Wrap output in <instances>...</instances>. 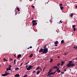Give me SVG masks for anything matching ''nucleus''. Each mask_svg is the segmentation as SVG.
I'll list each match as a JSON object with an SVG mask.
<instances>
[{
    "label": "nucleus",
    "mask_w": 77,
    "mask_h": 77,
    "mask_svg": "<svg viewBox=\"0 0 77 77\" xmlns=\"http://www.w3.org/2000/svg\"><path fill=\"white\" fill-rule=\"evenodd\" d=\"M68 62H69L66 65V66H67V68H69V67H73L74 66H75V64H72V60L69 61Z\"/></svg>",
    "instance_id": "nucleus-1"
},
{
    "label": "nucleus",
    "mask_w": 77,
    "mask_h": 77,
    "mask_svg": "<svg viewBox=\"0 0 77 77\" xmlns=\"http://www.w3.org/2000/svg\"><path fill=\"white\" fill-rule=\"evenodd\" d=\"M48 52V48H44L43 52V54H46Z\"/></svg>",
    "instance_id": "nucleus-2"
},
{
    "label": "nucleus",
    "mask_w": 77,
    "mask_h": 77,
    "mask_svg": "<svg viewBox=\"0 0 77 77\" xmlns=\"http://www.w3.org/2000/svg\"><path fill=\"white\" fill-rule=\"evenodd\" d=\"M33 67V66H29V67L27 68L26 69L28 71H29L31 68H32Z\"/></svg>",
    "instance_id": "nucleus-3"
},
{
    "label": "nucleus",
    "mask_w": 77,
    "mask_h": 77,
    "mask_svg": "<svg viewBox=\"0 0 77 77\" xmlns=\"http://www.w3.org/2000/svg\"><path fill=\"white\" fill-rule=\"evenodd\" d=\"M9 73H5L4 74L2 75V76H3V77H5V76H6V75H9Z\"/></svg>",
    "instance_id": "nucleus-4"
},
{
    "label": "nucleus",
    "mask_w": 77,
    "mask_h": 77,
    "mask_svg": "<svg viewBox=\"0 0 77 77\" xmlns=\"http://www.w3.org/2000/svg\"><path fill=\"white\" fill-rule=\"evenodd\" d=\"M47 47H48V45H46L44 46H43V48H47Z\"/></svg>",
    "instance_id": "nucleus-5"
},
{
    "label": "nucleus",
    "mask_w": 77,
    "mask_h": 77,
    "mask_svg": "<svg viewBox=\"0 0 77 77\" xmlns=\"http://www.w3.org/2000/svg\"><path fill=\"white\" fill-rule=\"evenodd\" d=\"M43 49H44L42 48L40 49V50L39 51V52L41 53L42 52V53H43Z\"/></svg>",
    "instance_id": "nucleus-6"
},
{
    "label": "nucleus",
    "mask_w": 77,
    "mask_h": 77,
    "mask_svg": "<svg viewBox=\"0 0 77 77\" xmlns=\"http://www.w3.org/2000/svg\"><path fill=\"white\" fill-rule=\"evenodd\" d=\"M48 75H47V76H50V75H52L51 72L49 73V72H48Z\"/></svg>",
    "instance_id": "nucleus-7"
},
{
    "label": "nucleus",
    "mask_w": 77,
    "mask_h": 77,
    "mask_svg": "<svg viewBox=\"0 0 77 77\" xmlns=\"http://www.w3.org/2000/svg\"><path fill=\"white\" fill-rule=\"evenodd\" d=\"M11 68H9V67L7 68L6 69V71H11Z\"/></svg>",
    "instance_id": "nucleus-8"
},
{
    "label": "nucleus",
    "mask_w": 77,
    "mask_h": 77,
    "mask_svg": "<svg viewBox=\"0 0 77 77\" xmlns=\"http://www.w3.org/2000/svg\"><path fill=\"white\" fill-rule=\"evenodd\" d=\"M21 57V54H19L18 56L17 59H19L20 57Z\"/></svg>",
    "instance_id": "nucleus-9"
},
{
    "label": "nucleus",
    "mask_w": 77,
    "mask_h": 77,
    "mask_svg": "<svg viewBox=\"0 0 77 77\" xmlns=\"http://www.w3.org/2000/svg\"><path fill=\"white\" fill-rule=\"evenodd\" d=\"M61 64H60V66H62V65H63L64 63H65V62H64V61L62 62H61Z\"/></svg>",
    "instance_id": "nucleus-10"
},
{
    "label": "nucleus",
    "mask_w": 77,
    "mask_h": 77,
    "mask_svg": "<svg viewBox=\"0 0 77 77\" xmlns=\"http://www.w3.org/2000/svg\"><path fill=\"white\" fill-rule=\"evenodd\" d=\"M37 22H35V23H32V26H35V25H36L37 24Z\"/></svg>",
    "instance_id": "nucleus-11"
},
{
    "label": "nucleus",
    "mask_w": 77,
    "mask_h": 77,
    "mask_svg": "<svg viewBox=\"0 0 77 77\" xmlns=\"http://www.w3.org/2000/svg\"><path fill=\"white\" fill-rule=\"evenodd\" d=\"M53 69H57V66H55L52 67Z\"/></svg>",
    "instance_id": "nucleus-12"
},
{
    "label": "nucleus",
    "mask_w": 77,
    "mask_h": 77,
    "mask_svg": "<svg viewBox=\"0 0 77 77\" xmlns=\"http://www.w3.org/2000/svg\"><path fill=\"white\" fill-rule=\"evenodd\" d=\"M58 44H59V42H58V41H56L54 42L55 44H56V45Z\"/></svg>",
    "instance_id": "nucleus-13"
},
{
    "label": "nucleus",
    "mask_w": 77,
    "mask_h": 77,
    "mask_svg": "<svg viewBox=\"0 0 77 77\" xmlns=\"http://www.w3.org/2000/svg\"><path fill=\"white\" fill-rule=\"evenodd\" d=\"M15 77H20V75L19 74H16L14 75Z\"/></svg>",
    "instance_id": "nucleus-14"
},
{
    "label": "nucleus",
    "mask_w": 77,
    "mask_h": 77,
    "mask_svg": "<svg viewBox=\"0 0 77 77\" xmlns=\"http://www.w3.org/2000/svg\"><path fill=\"white\" fill-rule=\"evenodd\" d=\"M36 20H33L32 21V22L33 23H36L35 22H36Z\"/></svg>",
    "instance_id": "nucleus-15"
},
{
    "label": "nucleus",
    "mask_w": 77,
    "mask_h": 77,
    "mask_svg": "<svg viewBox=\"0 0 77 77\" xmlns=\"http://www.w3.org/2000/svg\"><path fill=\"white\" fill-rule=\"evenodd\" d=\"M33 54H31V55L29 56V57H33Z\"/></svg>",
    "instance_id": "nucleus-16"
},
{
    "label": "nucleus",
    "mask_w": 77,
    "mask_h": 77,
    "mask_svg": "<svg viewBox=\"0 0 77 77\" xmlns=\"http://www.w3.org/2000/svg\"><path fill=\"white\" fill-rule=\"evenodd\" d=\"M76 26V25H72V28H75V27Z\"/></svg>",
    "instance_id": "nucleus-17"
},
{
    "label": "nucleus",
    "mask_w": 77,
    "mask_h": 77,
    "mask_svg": "<svg viewBox=\"0 0 77 77\" xmlns=\"http://www.w3.org/2000/svg\"><path fill=\"white\" fill-rule=\"evenodd\" d=\"M60 8L61 10H62V9H63V7H62V6H60Z\"/></svg>",
    "instance_id": "nucleus-18"
},
{
    "label": "nucleus",
    "mask_w": 77,
    "mask_h": 77,
    "mask_svg": "<svg viewBox=\"0 0 77 77\" xmlns=\"http://www.w3.org/2000/svg\"><path fill=\"white\" fill-rule=\"evenodd\" d=\"M29 63V62H28L27 63H25L24 65H27V64H28V63Z\"/></svg>",
    "instance_id": "nucleus-19"
},
{
    "label": "nucleus",
    "mask_w": 77,
    "mask_h": 77,
    "mask_svg": "<svg viewBox=\"0 0 77 77\" xmlns=\"http://www.w3.org/2000/svg\"><path fill=\"white\" fill-rule=\"evenodd\" d=\"M61 43L62 44H63V43H64V40H62L61 41Z\"/></svg>",
    "instance_id": "nucleus-20"
},
{
    "label": "nucleus",
    "mask_w": 77,
    "mask_h": 77,
    "mask_svg": "<svg viewBox=\"0 0 77 77\" xmlns=\"http://www.w3.org/2000/svg\"><path fill=\"white\" fill-rule=\"evenodd\" d=\"M51 71H52V69H50L49 71L48 72H49V73H50L51 72Z\"/></svg>",
    "instance_id": "nucleus-21"
},
{
    "label": "nucleus",
    "mask_w": 77,
    "mask_h": 77,
    "mask_svg": "<svg viewBox=\"0 0 77 77\" xmlns=\"http://www.w3.org/2000/svg\"><path fill=\"white\" fill-rule=\"evenodd\" d=\"M57 71L58 73H59V72H60V70H57Z\"/></svg>",
    "instance_id": "nucleus-22"
},
{
    "label": "nucleus",
    "mask_w": 77,
    "mask_h": 77,
    "mask_svg": "<svg viewBox=\"0 0 77 77\" xmlns=\"http://www.w3.org/2000/svg\"><path fill=\"white\" fill-rule=\"evenodd\" d=\"M73 15H74V14H71L70 15L71 17H72Z\"/></svg>",
    "instance_id": "nucleus-23"
},
{
    "label": "nucleus",
    "mask_w": 77,
    "mask_h": 77,
    "mask_svg": "<svg viewBox=\"0 0 77 77\" xmlns=\"http://www.w3.org/2000/svg\"><path fill=\"white\" fill-rule=\"evenodd\" d=\"M73 31H74V32H75V30H76V29H75V28H73Z\"/></svg>",
    "instance_id": "nucleus-24"
},
{
    "label": "nucleus",
    "mask_w": 77,
    "mask_h": 77,
    "mask_svg": "<svg viewBox=\"0 0 77 77\" xmlns=\"http://www.w3.org/2000/svg\"><path fill=\"white\" fill-rule=\"evenodd\" d=\"M53 59H51L50 60V62H53Z\"/></svg>",
    "instance_id": "nucleus-25"
},
{
    "label": "nucleus",
    "mask_w": 77,
    "mask_h": 77,
    "mask_svg": "<svg viewBox=\"0 0 77 77\" xmlns=\"http://www.w3.org/2000/svg\"><path fill=\"white\" fill-rule=\"evenodd\" d=\"M16 60H14V64H15L16 63Z\"/></svg>",
    "instance_id": "nucleus-26"
},
{
    "label": "nucleus",
    "mask_w": 77,
    "mask_h": 77,
    "mask_svg": "<svg viewBox=\"0 0 77 77\" xmlns=\"http://www.w3.org/2000/svg\"><path fill=\"white\" fill-rule=\"evenodd\" d=\"M23 77H27V75L25 74L24 76Z\"/></svg>",
    "instance_id": "nucleus-27"
},
{
    "label": "nucleus",
    "mask_w": 77,
    "mask_h": 77,
    "mask_svg": "<svg viewBox=\"0 0 77 77\" xmlns=\"http://www.w3.org/2000/svg\"><path fill=\"white\" fill-rule=\"evenodd\" d=\"M60 65V63H58L57 64V66H59V65Z\"/></svg>",
    "instance_id": "nucleus-28"
},
{
    "label": "nucleus",
    "mask_w": 77,
    "mask_h": 77,
    "mask_svg": "<svg viewBox=\"0 0 77 77\" xmlns=\"http://www.w3.org/2000/svg\"><path fill=\"white\" fill-rule=\"evenodd\" d=\"M10 62H11V61H12H12L13 60V59H12V58H10Z\"/></svg>",
    "instance_id": "nucleus-29"
},
{
    "label": "nucleus",
    "mask_w": 77,
    "mask_h": 77,
    "mask_svg": "<svg viewBox=\"0 0 77 77\" xmlns=\"http://www.w3.org/2000/svg\"><path fill=\"white\" fill-rule=\"evenodd\" d=\"M38 69H39V66H38L36 68L35 70H38Z\"/></svg>",
    "instance_id": "nucleus-30"
},
{
    "label": "nucleus",
    "mask_w": 77,
    "mask_h": 77,
    "mask_svg": "<svg viewBox=\"0 0 77 77\" xmlns=\"http://www.w3.org/2000/svg\"><path fill=\"white\" fill-rule=\"evenodd\" d=\"M17 11H20V8H17Z\"/></svg>",
    "instance_id": "nucleus-31"
},
{
    "label": "nucleus",
    "mask_w": 77,
    "mask_h": 77,
    "mask_svg": "<svg viewBox=\"0 0 77 77\" xmlns=\"http://www.w3.org/2000/svg\"><path fill=\"white\" fill-rule=\"evenodd\" d=\"M19 68H18V67H17L16 68V70L17 71V70H19Z\"/></svg>",
    "instance_id": "nucleus-32"
},
{
    "label": "nucleus",
    "mask_w": 77,
    "mask_h": 77,
    "mask_svg": "<svg viewBox=\"0 0 77 77\" xmlns=\"http://www.w3.org/2000/svg\"><path fill=\"white\" fill-rule=\"evenodd\" d=\"M4 61H7V60L5 58H4L3 59Z\"/></svg>",
    "instance_id": "nucleus-33"
},
{
    "label": "nucleus",
    "mask_w": 77,
    "mask_h": 77,
    "mask_svg": "<svg viewBox=\"0 0 77 77\" xmlns=\"http://www.w3.org/2000/svg\"><path fill=\"white\" fill-rule=\"evenodd\" d=\"M32 8H33V9H35V6H33V5H32Z\"/></svg>",
    "instance_id": "nucleus-34"
},
{
    "label": "nucleus",
    "mask_w": 77,
    "mask_h": 77,
    "mask_svg": "<svg viewBox=\"0 0 77 77\" xmlns=\"http://www.w3.org/2000/svg\"><path fill=\"white\" fill-rule=\"evenodd\" d=\"M35 72H36V71L34 70L32 72V73H35Z\"/></svg>",
    "instance_id": "nucleus-35"
},
{
    "label": "nucleus",
    "mask_w": 77,
    "mask_h": 77,
    "mask_svg": "<svg viewBox=\"0 0 77 77\" xmlns=\"http://www.w3.org/2000/svg\"><path fill=\"white\" fill-rule=\"evenodd\" d=\"M51 73H52V75H53V74H55V73H54V72H51Z\"/></svg>",
    "instance_id": "nucleus-36"
},
{
    "label": "nucleus",
    "mask_w": 77,
    "mask_h": 77,
    "mask_svg": "<svg viewBox=\"0 0 77 77\" xmlns=\"http://www.w3.org/2000/svg\"><path fill=\"white\" fill-rule=\"evenodd\" d=\"M40 68V66H39V70H42V69H41V68Z\"/></svg>",
    "instance_id": "nucleus-37"
},
{
    "label": "nucleus",
    "mask_w": 77,
    "mask_h": 77,
    "mask_svg": "<svg viewBox=\"0 0 77 77\" xmlns=\"http://www.w3.org/2000/svg\"><path fill=\"white\" fill-rule=\"evenodd\" d=\"M12 67V66H11V65H9V67L8 68H11V67Z\"/></svg>",
    "instance_id": "nucleus-38"
},
{
    "label": "nucleus",
    "mask_w": 77,
    "mask_h": 77,
    "mask_svg": "<svg viewBox=\"0 0 77 77\" xmlns=\"http://www.w3.org/2000/svg\"><path fill=\"white\" fill-rule=\"evenodd\" d=\"M62 6V4H60V6Z\"/></svg>",
    "instance_id": "nucleus-39"
},
{
    "label": "nucleus",
    "mask_w": 77,
    "mask_h": 77,
    "mask_svg": "<svg viewBox=\"0 0 77 77\" xmlns=\"http://www.w3.org/2000/svg\"><path fill=\"white\" fill-rule=\"evenodd\" d=\"M61 20H60V22H59V23H61V24H62V22H61Z\"/></svg>",
    "instance_id": "nucleus-40"
},
{
    "label": "nucleus",
    "mask_w": 77,
    "mask_h": 77,
    "mask_svg": "<svg viewBox=\"0 0 77 77\" xmlns=\"http://www.w3.org/2000/svg\"><path fill=\"white\" fill-rule=\"evenodd\" d=\"M57 70H59V67L57 68Z\"/></svg>",
    "instance_id": "nucleus-41"
},
{
    "label": "nucleus",
    "mask_w": 77,
    "mask_h": 77,
    "mask_svg": "<svg viewBox=\"0 0 77 77\" xmlns=\"http://www.w3.org/2000/svg\"><path fill=\"white\" fill-rule=\"evenodd\" d=\"M32 48V47L30 46L29 48Z\"/></svg>",
    "instance_id": "nucleus-42"
},
{
    "label": "nucleus",
    "mask_w": 77,
    "mask_h": 77,
    "mask_svg": "<svg viewBox=\"0 0 77 77\" xmlns=\"http://www.w3.org/2000/svg\"><path fill=\"white\" fill-rule=\"evenodd\" d=\"M37 74H39V71H37Z\"/></svg>",
    "instance_id": "nucleus-43"
},
{
    "label": "nucleus",
    "mask_w": 77,
    "mask_h": 77,
    "mask_svg": "<svg viewBox=\"0 0 77 77\" xmlns=\"http://www.w3.org/2000/svg\"><path fill=\"white\" fill-rule=\"evenodd\" d=\"M64 72H61V74H64Z\"/></svg>",
    "instance_id": "nucleus-44"
},
{
    "label": "nucleus",
    "mask_w": 77,
    "mask_h": 77,
    "mask_svg": "<svg viewBox=\"0 0 77 77\" xmlns=\"http://www.w3.org/2000/svg\"><path fill=\"white\" fill-rule=\"evenodd\" d=\"M23 63H22L20 64V66H22V65H23Z\"/></svg>",
    "instance_id": "nucleus-45"
},
{
    "label": "nucleus",
    "mask_w": 77,
    "mask_h": 77,
    "mask_svg": "<svg viewBox=\"0 0 77 77\" xmlns=\"http://www.w3.org/2000/svg\"><path fill=\"white\" fill-rule=\"evenodd\" d=\"M66 54H67V53H64V55H66Z\"/></svg>",
    "instance_id": "nucleus-46"
},
{
    "label": "nucleus",
    "mask_w": 77,
    "mask_h": 77,
    "mask_svg": "<svg viewBox=\"0 0 77 77\" xmlns=\"http://www.w3.org/2000/svg\"><path fill=\"white\" fill-rule=\"evenodd\" d=\"M74 48H77L75 46H74Z\"/></svg>",
    "instance_id": "nucleus-47"
},
{
    "label": "nucleus",
    "mask_w": 77,
    "mask_h": 77,
    "mask_svg": "<svg viewBox=\"0 0 77 77\" xmlns=\"http://www.w3.org/2000/svg\"><path fill=\"white\" fill-rule=\"evenodd\" d=\"M7 72H7V71H5V73H7Z\"/></svg>",
    "instance_id": "nucleus-48"
},
{
    "label": "nucleus",
    "mask_w": 77,
    "mask_h": 77,
    "mask_svg": "<svg viewBox=\"0 0 77 77\" xmlns=\"http://www.w3.org/2000/svg\"><path fill=\"white\" fill-rule=\"evenodd\" d=\"M28 67V66L27 65H26V68H27Z\"/></svg>",
    "instance_id": "nucleus-49"
},
{
    "label": "nucleus",
    "mask_w": 77,
    "mask_h": 77,
    "mask_svg": "<svg viewBox=\"0 0 77 77\" xmlns=\"http://www.w3.org/2000/svg\"><path fill=\"white\" fill-rule=\"evenodd\" d=\"M57 57H58V58H60V57H59V56H58Z\"/></svg>",
    "instance_id": "nucleus-50"
},
{
    "label": "nucleus",
    "mask_w": 77,
    "mask_h": 77,
    "mask_svg": "<svg viewBox=\"0 0 77 77\" xmlns=\"http://www.w3.org/2000/svg\"><path fill=\"white\" fill-rule=\"evenodd\" d=\"M17 12H16V13H15V15H17Z\"/></svg>",
    "instance_id": "nucleus-51"
},
{
    "label": "nucleus",
    "mask_w": 77,
    "mask_h": 77,
    "mask_svg": "<svg viewBox=\"0 0 77 77\" xmlns=\"http://www.w3.org/2000/svg\"><path fill=\"white\" fill-rule=\"evenodd\" d=\"M45 70V68H44L43 69V71H44Z\"/></svg>",
    "instance_id": "nucleus-52"
},
{
    "label": "nucleus",
    "mask_w": 77,
    "mask_h": 77,
    "mask_svg": "<svg viewBox=\"0 0 77 77\" xmlns=\"http://www.w3.org/2000/svg\"><path fill=\"white\" fill-rule=\"evenodd\" d=\"M14 56L15 57H16V54L14 55Z\"/></svg>",
    "instance_id": "nucleus-53"
},
{
    "label": "nucleus",
    "mask_w": 77,
    "mask_h": 77,
    "mask_svg": "<svg viewBox=\"0 0 77 77\" xmlns=\"http://www.w3.org/2000/svg\"><path fill=\"white\" fill-rule=\"evenodd\" d=\"M75 60H77V57H76Z\"/></svg>",
    "instance_id": "nucleus-54"
},
{
    "label": "nucleus",
    "mask_w": 77,
    "mask_h": 77,
    "mask_svg": "<svg viewBox=\"0 0 77 77\" xmlns=\"http://www.w3.org/2000/svg\"><path fill=\"white\" fill-rule=\"evenodd\" d=\"M66 71V69H65L64 70V71Z\"/></svg>",
    "instance_id": "nucleus-55"
},
{
    "label": "nucleus",
    "mask_w": 77,
    "mask_h": 77,
    "mask_svg": "<svg viewBox=\"0 0 77 77\" xmlns=\"http://www.w3.org/2000/svg\"><path fill=\"white\" fill-rule=\"evenodd\" d=\"M56 71H55V72H54V73H55H55H56Z\"/></svg>",
    "instance_id": "nucleus-56"
},
{
    "label": "nucleus",
    "mask_w": 77,
    "mask_h": 77,
    "mask_svg": "<svg viewBox=\"0 0 77 77\" xmlns=\"http://www.w3.org/2000/svg\"><path fill=\"white\" fill-rule=\"evenodd\" d=\"M75 8H77V5L76 6H75Z\"/></svg>",
    "instance_id": "nucleus-57"
},
{
    "label": "nucleus",
    "mask_w": 77,
    "mask_h": 77,
    "mask_svg": "<svg viewBox=\"0 0 77 77\" xmlns=\"http://www.w3.org/2000/svg\"><path fill=\"white\" fill-rule=\"evenodd\" d=\"M32 20H33V18H32Z\"/></svg>",
    "instance_id": "nucleus-58"
},
{
    "label": "nucleus",
    "mask_w": 77,
    "mask_h": 77,
    "mask_svg": "<svg viewBox=\"0 0 77 77\" xmlns=\"http://www.w3.org/2000/svg\"><path fill=\"white\" fill-rule=\"evenodd\" d=\"M57 45H55V46H57Z\"/></svg>",
    "instance_id": "nucleus-59"
},
{
    "label": "nucleus",
    "mask_w": 77,
    "mask_h": 77,
    "mask_svg": "<svg viewBox=\"0 0 77 77\" xmlns=\"http://www.w3.org/2000/svg\"><path fill=\"white\" fill-rule=\"evenodd\" d=\"M40 72V71H39V73Z\"/></svg>",
    "instance_id": "nucleus-60"
},
{
    "label": "nucleus",
    "mask_w": 77,
    "mask_h": 77,
    "mask_svg": "<svg viewBox=\"0 0 77 77\" xmlns=\"http://www.w3.org/2000/svg\"><path fill=\"white\" fill-rule=\"evenodd\" d=\"M76 48H77V46H76Z\"/></svg>",
    "instance_id": "nucleus-61"
},
{
    "label": "nucleus",
    "mask_w": 77,
    "mask_h": 77,
    "mask_svg": "<svg viewBox=\"0 0 77 77\" xmlns=\"http://www.w3.org/2000/svg\"><path fill=\"white\" fill-rule=\"evenodd\" d=\"M1 66V65H0V66Z\"/></svg>",
    "instance_id": "nucleus-62"
},
{
    "label": "nucleus",
    "mask_w": 77,
    "mask_h": 77,
    "mask_svg": "<svg viewBox=\"0 0 77 77\" xmlns=\"http://www.w3.org/2000/svg\"><path fill=\"white\" fill-rule=\"evenodd\" d=\"M28 49H29V48H28Z\"/></svg>",
    "instance_id": "nucleus-63"
}]
</instances>
